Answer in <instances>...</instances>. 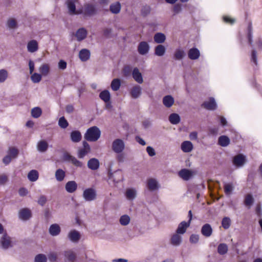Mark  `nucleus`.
<instances>
[{
  "label": "nucleus",
  "mask_w": 262,
  "mask_h": 262,
  "mask_svg": "<svg viewBox=\"0 0 262 262\" xmlns=\"http://www.w3.org/2000/svg\"><path fill=\"white\" fill-rule=\"evenodd\" d=\"M101 130L96 126L89 128L84 135V139L89 142H96L100 137Z\"/></svg>",
  "instance_id": "obj_1"
},
{
  "label": "nucleus",
  "mask_w": 262,
  "mask_h": 262,
  "mask_svg": "<svg viewBox=\"0 0 262 262\" xmlns=\"http://www.w3.org/2000/svg\"><path fill=\"white\" fill-rule=\"evenodd\" d=\"M82 196L85 201H93L96 199V191L92 188L85 189L83 192Z\"/></svg>",
  "instance_id": "obj_2"
},
{
  "label": "nucleus",
  "mask_w": 262,
  "mask_h": 262,
  "mask_svg": "<svg viewBox=\"0 0 262 262\" xmlns=\"http://www.w3.org/2000/svg\"><path fill=\"white\" fill-rule=\"evenodd\" d=\"M77 0H67L66 5L68 9V13L71 15H78L82 13V10H76L75 3Z\"/></svg>",
  "instance_id": "obj_3"
},
{
  "label": "nucleus",
  "mask_w": 262,
  "mask_h": 262,
  "mask_svg": "<svg viewBox=\"0 0 262 262\" xmlns=\"http://www.w3.org/2000/svg\"><path fill=\"white\" fill-rule=\"evenodd\" d=\"M107 181L110 185H115V170L113 168V163H110L106 167Z\"/></svg>",
  "instance_id": "obj_4"
},
{
  "label": "nucleus",
  "mask_w": 262,
  "mask_h": 262,
  "mask_svg": "<svg viewBox=\"0 0 262 262\" xmlns=\"http://www.w3.org/2000/svg\"><path fill=\"white\" fill-rule=\"evenodd\" d=\"M97 10L95 5L91 4H86L84 5L82 13L86 16H92L95 15Z\"/></svg>",
  "instance_id": "obj_5"
},
{
  "label": "nucleus",
  "mask_w": 262,
  "mask_h": 262,
  "mask_svg": "<svg viewBox=\"0 0 262 262\" xmlns=\"http://www.w3.org/2000/svg\"><path fill=\"white\" fill-rule=\"evenodd\" d=\"M137 190L134 187L126 188L124 192L125 198L129 201H133L135 200L137 198Z\"/></svg>",
  "instance_id": "obj_6"
},
{
  "label": "nucleus",
  "mask_w": 262,
  "mask_h": 262,
  "mask_svg": "<svg viewBox=\"0 0 262 262\" xmlns=\"http://www.w3.org/2000/svg\"><path fill=\"white\" fill-rule=\"evenodd\" d=\"M63 160L64 161L70 162L77 167H81L82 163L75 157L72 156L68 152H64L63 155Z\"/></svg>",
  "instance_id": "obj_7"
},
{
  "label": "nucleus",
  "mask_w": 262,
  "mask_h": 262,
  "mask_svg": "<svg viewBox=\"0 0 262 262\" xmlns=\"http://www.w3.org/2000/svg\"><path fill=\"white\" fill-rule=\"evenodd\" d=\"M146 186L148 189L151 191H156L158 190L160 187L157 180L154 178H149L147 179Z\"/></svg>",
  "instance_id": "obj_8"
},
{
  "label": "nucleus",
  "mask_w": 262,
  "mask_h": 262,
  "mask_svg": "<svg viewBox=\"0 0 262 262\" xmlns=\"http://www.w3.org/2000/svg\"><path fill=\"white\" fill-rule=\"evenodd\" d=\"M1 243L2 248L5 250L11 248L13 246L11 238L7 233L4 234L1 237Z\"/></svg>",
  "instance_id": "obj_9"
},
{
  "label": "nucleus",
  "mask_w": 262,
  "mask_h": 262,
  "mask_svg": "<svg viewBox=\"0 0 262 262\" xmlns=\"http://www.w3.org/2000/svg\"><path fill=\"white\" fill-rule=\"evenodd\" d=\"M150 46L145 41H142L139 42L138 46V52L142 55H145L147 54L149 51Z\"/></svg>",
  "instance_id": "obj_10"
},
{
  "label": "nucleus",
  "mask_w": 262,
  "mask_h": 262,
  "mask_svg": "<svg viewBox=\"0 0 262 262\" xmlns=\"http://www.w3.org/2000/svg\"><path fill=\"white\" fill-rule=\"evenodd\" d=\"M18 216L21 220H29L32 216L31 211L27 208L21 209L18 212Z\"/></svg>",
  "instance_id": "obj_11"
},
{
  "label": "nucleus",
  "mask_w": 262,
  "mask_h": 262,
  "mask_svg": "<svg viewBox=\"0 0 262 262\" xmlns=\"http://www.w3.org/2000/svg\"><path fill=\"white\" fill-rule=\"evenodd\" d=\"M194 174V171L187 169H183L179 172V176L185 181L190 180Z\"/></svg>",
  "instance_id": "obj_12"
},
{
  "label": "nucleus",
  "mask_w": 262,
  "mask_h": 262,
  "mask_svg": "<svg viewBox=\"0 0 262 262\" xmlns=\"http://www.w3.org/2000/svg\"><path fill=\"white\" fill-rule=\"evenodd\" d=\"M87 35L88 31L83 27L78 29L75 34L77 40L78 41L84 40L86 37Z\"/></svg>",
  "instance_id": "obj_13"
},
{
  "label": "nucleus",
  "mask_w": 262,
  "mask_h": 262,
  "mask_svg": "<svg viewBox=\"0 0 262 262\" xmlns=\"http://www.w3.org/2000/svg\"><path fill=\"white\" fill-rule=\"evenodd\" d=\"M233 163L237 167H242L246 163L245 157L242 154L237 155L233 158Z\"/></svg>",
  "instance_id": "obj_14"
},
{
  "label": "nucleus",
  "mask_w": 262,
  "mask_h": 262,
  "mask_svg": "<svg viewBox=\"0 0 262 262\" xmlns=\"http://www.w3.org/2000/svg\"><path fill=\"white\" fill-rule=\"evenodd\" d=\"M202 106L207 110L212 111L215 110L217 106L215 99L212 97L210 98L208 101L204 102Z\"/></svg>",
  "instance_id": "obj_15"
},
{
  "label": "nucleus",
  "mask_w": 262,
  "mask_h": 262,
  "mask_svg": "<svg viewBox=\"0 0 262 262\" xmlns=\"http://www.w3.org/2000/svg\"><path fill=\"white\" fill-rule=\"evenodd\" d=\"M68 236L72 242L78 243L80 238V234L78 231L73 230L69 232Z\"/></svg>",
  "instance_id": "obj_16"
},
{
  "label": "nucleus",
  "mask_w": 262,
  "mask_h": 262,
  "mask_svg": "<svg viewBox=\"0 0 262 262\" xmlns=\"http://www.w3.org/2000/svg\"><path fill=\"white\" fill-rule=\"evenodd\" d=\"M182 241V236L180 235V234H178L177 233H176L173 234L170 238V243L172 245L176 247L179 246Z\"/></svg>",
  "instance_id": "obj_17"
},
{
  "label": "nucleus",
  "mask_w": 262,
  "mask_h": 262,
  "mask_svg": "<svg viewBox=\"0 0 262 262\" xmlns=\"http://www.w3.org/2000/svg\"><path fill=\"white\" fill-rule=\"evenodd\" d=\"M213 230L209 224H204L201 228V233L205 237H210L212 234Z\"/></svg>",
  "instance_id": "obj_18"
},
{
  "label": "nucleus",
  "mask_w": 262,
  "mask_h": 262,
  "mask_svg": "<svg viewBox=\"0 0 262 262\" xmlns=\"http://www.w3.org/2000/svg\"><path fill=\"white\" fill-rule=\"evenodd\" d=\"M189 223H187L185 221H182L179 225L176 230V233L180 234H184L187 229L190 226Z\"/></svg>",
  "instance_id": "obj_19"
},
{
  "label": "nucleus",
  "mask_w": 262,
  "mask_h": 262,
  "mask_svg": "<svg viewBox=\"0 0 262 262\" xmlns=\"http://www.w3.org/2000/svg\"><path fill=\"white\" fill-rule=\"evenodd\" d=\"M142 93V89L140 85H136L133 86L130 91V94L132 98L137 99L139 98Z\"/></svg>",
  "instance_id": "obj_20"
},
{
  "label": "nucleus",
  "mask_w": 262,
  "mask_h": 262,
  "mask_svg": "<svg viewBox=\"0 0 262 262\" xmlns=\"http://www.w3.org/2000/svg\"><path fill=\"white\" fill-rule=\"evenodd\" d=\"M162 102L165 107L169 108L173 105L174 99L171 95H168L163 98Z\"/></svg>",
  "instance_id": "obj_21"
},
{
  "label": "nucleus",
  "mask_w": 262,
  "mask_h": 262,
  "mask_svg": "<svg viewBox=\"0 0 262 262\" xmlns=\"http://www.w3.org/2000/svg\"><path fill=\"white\" fill-rule=\"evenodd\" d=\"M61 229L59 225L57 224H52L49 229V233L53 236H57L59 234Z\"/></svg>",
  "instance_id": "obj_22"
},
{
  "label": "nucleus",
  "mask_w": 262,
  "mask_h": 262,
  "mask_svg": "<svg viewBox=\"0 0 262 262\" xmlns=\"http://www.w3.org/2000/svg\"><path fill=\"white\" fill-rule=\"evenodd\" d=\"M132 76L134 80L138 83L141 84L143 82L141 73L137 68H135L132 72Z\"/></svg>",
  "instance_id": "obj_23"
},
{
  "label": "nucleus",
  "mask_w": 262,
  "mask_h": 262,
  "mask_svg": "<svg viewBox=\"0 0 262 262\" xmlns=\"http://www.w3.org/2000/svg\"><path fill=\"white\" fill-rule=\"evenodd\" d=\"M200 56V51L196 48L190 49L188 52V56L191 60H195Z\"/></svg>",
  "instance_id": "obj_24"
},
{
  "label": "nucleus",
  "mask_w": 262,
  "mask_h": 262,
  "mask_svg": "<svg viewBox=\"0 0 262 262\" xmlns=\"http://www.w3.org/2000/svg\"><path fill=\"white\" fill-rule=\"evenodd\" d=\"M77 188V184L74 181L68 182L65 185V189L69 193H73Z\"/></svg>",
  "instance_id": "obj_25"
},
{
  "label": "nucleus",
  "mask_w": 262,
  "mask_h": 262,
  "mask_svg": "<svg viewBox=\"0 0 262 262\" xmlns=\"http://www.w3.org/2000/svg\"><path fill=\"white\" fill-rule=\"evenodd\" d=\"M27 50L29 52L34 53L38 49V45L36 40H31L27 44Z\"/></svg>",
  "instance_id": "obj_26"
},
{
  "label": "nucleus",
  "mask_w": 262,
  "mask_h": 262,
  "mask_svg": "<svg viewBox=\"0 0 262 262\" xmlns=\"http://www.w3.org/2000/svg\"><path fill=\"white\" fill-rule=\"evenodd\" d=\"M100 166L99 161L96 158H92L88 162V167L93 170H97Z\"/></svg>",
  "instance_id": "obj_27"
},
{
  "label": "nucleus",
  "mask_w": 262,
  "mask_h": 262,
  "mask_svg": "<svg viewBox=\"0 0 262 262\" xmlns=\"http://www.w3.org/2000/svg\"><path fill=\"white\" fill-rule=\"evenodd\" d=\"M90 51L86 49H82L79 53V57L82 61H87L90 57Z\"/></svg>",
  "instance_id": "obj_28"
},
{
  "label": "nucleus",
  "mask_w": 262,
  "mask_h": 262,
  "mask_svg": "<svg viewBox=\"0 0 262 262\" xmlns=\"http://www.w3.org/2000/svg\"><path fill=\"white\" fill-rule=\"evenodd\" d=\"M154 40L156 43L161 44L165 42L166 36L163 33L158 32L154 35Z\"/></svg>",
  "instance_id": "obj_29"
},
{
  "label": "nucleus",
  "mask_w": 262,
  "mask_h": 262,
  "mask_svg": "<svg viewBox=\"0 0 262 262\" xmlns=\"http://www.w3.org/2000/svg\"><path fill=\"white\" fill-rule=\"evenodd\" d=\"M65 262H74L76 259V255L72 251H66L64 254Z\"/></svg>",
  "instance_id": "obj_30"
},
{
  "label": "nucleus",
  "mask_w": 262,
  "mask_h": 262,
  "mask_svg": "<svg viewBox=\"0 0 262 262\" xmlns=\"http://www.w3.org/2000/svg\"><path fill=\"white\" fill-rule=\"evenodd\" d=\"M81 134L78 130H74L71 133L70 138L72 142L77 143L81 139Z\"/></svg>",
  "instance_id": "obj_31"
},
{
  "label": "nucleus",
  "mask_w": 262,
  "mask_h": 262,
  "mask_svg": "<svg viewBox=\"0 0 262 262\" xmlns=\"http://www.w3.org/2000/svg\"><path fill=\"white\" fill-rule=\"evenodd\" d=\"M166 52V48L162 45H159L155 48V55L158 56H163Z\"/></svg>",
  "instance_id": "obj_32"
},
{
  "label": "nucleus",
  "mask_w": 262,
  "mask_h": 262,
  "mask_svg": "<svg viewBox=\"0 0 262 262\" xmlns=\"http://www.w3.org/2000/svg\"><path fill=\"white\" fill-rule=\"evenodd\" d=\"M55 176L57 181L61 182L65 178L66 173L63 170L59 168L55 171Z\"/></svg>",
  "instance_id": "obj_33"
},
{
  "label": "nucleus",
  "mask_w": 262,
  "mask_h": 262,
  "mask_svg": "<svg viewBox=\"0 0 262 262\" xmlns=\"http://www.w3.org/2000/svg\"><path fill=\"white\" fill-rule=\"evenodd\" d=\"M99 97L104 102H107L110 100L111 95L108 91L105 90L99 94Z\"/></svg>",
  "instance_id": "obj_34"
},
{
  "label": "nucleus",
  "mask_w": 262,
  "mask_h": 262,
  "mask_svg": "<svg viewBox=\"0 0 262 262\" xmlns=\"http://www.w3.org/2000/svg\"><path fill=\"white\" fill-rule=\"evenodd\" d=\"M39 174L36 170H31L28 174V178L31 182H35L38 179Z\"/></svg>",
  "instance_id": "obj_35"
},
{
  "label": "nucleus",
  "mask_w": 262,
  "mask_h": 262,
  "mask_svg": "<svg viewBox=\"0 0 262 262\" xmlns=\"http://www.w3.org/2000/svg\"><path fill=\"white\" fill-rule=\"evenodd\" d=\"M218 142L220 145L223 147H225L229 145L230 143V139L226 136H221L219 138Z\"/></svg>",
  "instance_id": "obj_36"
},
{
  "label": "nucleus",
  "mask_w": 262,
  "mask_h": 262,
  "mask_svg": "<svg viewBox=\"0 0 262 262\" xmlns=\"http://www.w3.org/2000/svg\"><path fill=\"white\" fill-rule=\"evenodd\" d=\"M180 116L176 113H172L169 116V121L172 124H177L180 122Z\"/></svg>",
  "instance_id": "obj_37"
},
{
  "label": "nucleus",
  "mask_w": 262,
  "mask_h": 262,
  "mask_svg": "<svg viewBox=\"0 0 262 262\" xmlns=\"http://www.w3.org/2000/svg\"><path fill=\"white\" fill-rule=\"evenodd\" d=\"M254 201V198L251 194H248L245 196L244 204L249 208L251 207Z\"/></svg>",
  "instance_id": "obj_38"
},
{
  "label": "nucleus",
  "mask_w": 262,
  "mask_h": 262,
  "mask_svg": "<svg viewBox=\"0 0 262 262\" xmlns=\"http://www.w3.org/2000/svg\"><path fill=\"white\" fill-rule=\"evenodd\" d=\"M39 71L41 73V75L46 76L49 73L50 67L49 64L44 63L39 67Z\"/></svg>",
  "instance_id": "obj_39"
},
{
  "label": "nucleus",
  "mask_w": 262,
  "mask_h": 262,
  "mask_svg": "<svg viewBox=\"0 0 262 262\" xmlns=\"http://www.w3.org/2000/svg\"><path fill=\"white\" fill-rule=\"evenodd\" d=\"M130 221V217L129 215L126 214L122 215L119 219V222L122 226H127L129 224Z\"/></svg>",
  "instance_id": "obj_40"
},
{
  "label": "nucleus",
  "mask_w": 262,
  "mask_h": 262,
  "mask_svg": "<svg viewBox=\"0 0 262 262\" xmlns=\"http://www.w3.org/2000/svg\"><path fill=\"white\" fill-rule=\"evenodd\" d=\"M42 114V110L39 107H35L31 110V115L34 118H39Z\"/></svg>",
  "instance_id": "obj_41"
},
{
  "label": "nucleus",
  "mask_w": 262,
  "mask_h": 262,
  "mask_svg": "<svg viewBox=\"0 0 262 262\" xmlns=\"http://www.w3.org/2000/svg\"><path fill=\"white\" fill-rule=\"evenodd\" d=\"M228 251V246L226 244H220L217 247V252L221 255L226 254Z\"/></svg>",
  "instance_id": "obj_42"
},
{
  "label": "nucleus",
  "mask_w": 262,
  "mask_h": 262,
  "mask_svg": "<svg viewBox=\"0 0 262 262\" xmlns=\"http://www.w3.org/2000/svg\"><path fill=\"white\" fill-rule=\"evenodd\" d=\"M8 77V72L5 69L0 70V83L4 82Z\"/></svg>",
  "instance_id": "obj_43"
},
{
  "label": "nucleus",
  "mask_w": 262,
  "mask_h": 262,
  "mask_svg": "<svg viewBox=\"0 0 262 262\" xmlns=\"http://www.w3.org/2000/svg\"><path fill=\"white\" fill-rule=\"evenodd\" d=\"M234 189L232 183H226L224 185V191L226 195H230Z\"/></svg>",
  "instance_id": "obj_44"
},
{
  "label": "nucleus",
  "mask_w": 262,
  "mask_h": 262,
  "mask_svg": "<svg viewBox=\"0 0 262 262\" xmlns=\"http://www.w3.org/2000/svg\"><path fill=\"white\" fill-rule=\"evenodd\" d=\"M41 76L42 75L40 74L34 73L32 74L31 79L33 83H37L41 81L42 78Z\"/></svg>",
  "instance_id": "obj_45"
},
{
  "label": "nucleus",
  "mask_w": 262,
  "mask_h": 262,
  "mask_svg": "<svg viewBox=\"0 0 262 262\" xmlns=\"http://www.w3.org/2000/svg\"><path fill=\"white\" fill-rule=\"evenodd\" d=\"M151 11V7L148 5L143 6L141 9V13L143 16L145 17L149 15Z\"/></svg>",
  "instance_id": "obj_46"
},
{
  "label": "nucleus",
  "mask_w": 262,
  "mask_h": 262,
  "mask_svg": "<svg viewBox=\"0 0 262 262\" xmlns=\"http://www.w3.org/2000/svg\"><path fill=\"white\" fill-rule=\"evenodd\" d=\"M222 225L225 229H228L231 225V220L228 217H224L222 221Z\"/></svg>",
  "instance_id": "obj_47"
},
{
  "label": "nucleus",
  "mask_w": 262,
  "mask_h": 262,
  "mask_svg": "<svg viewBox=\"0 0 262 262\" xmlns=\"http://www.w3.org/2000/svg\"><path fill=\"white\" fill-rule=\"evenodd\" d=\"M58 125L61 128H67L69 125V123L67 121V120L64 117H61L59 118L58 121Z\"/></svg>",
  "instance_id": "obj_48"
},
{
  "label": "nucleus",
  "mask_w": 262,
  "mask_h": 262,
  "mask_svg": "<svg viewBox=\"0 0 262 262\" xmlns=\"http://www.w3.org/2000/svg\"><path fill=\"white\" fill-rule=\"evenodd\" d=\"M184 56H185L184 51L183 50H181L180 49L176 50V51L174 54V58L177 60L182 59L184 57Z\"/></svg>",
  "instance_id": "obj_49"
},
{
  "label": "nucleus",
  "mask_w": 262,
  "mask_h": 262,
  "mask_svg": "<svg viewBox=\"0 0 262 262\" xmlns=\"http://www.w3.org/2000/svg\"><path fill=\"white\" fill-rule=\"evenodd\" d=\"M47 260L46 256L43 254H37L34 259V262H47Z\"/></svg>",
  "instance_id": "obj_50"
},
{
  "label": "nucleus",
  "mask_w": 262,
  "mask_h": 262,
  "mask_svg": "<svg viewBox=\"0 0 262 262\" xmlns=\"http://www.w3.org/2000/svg\"><path fill=\"white\" fill-rule=\"evenodd\" d=\"M18 154V150L17 148H9L8 155H9L12 159L17 157Z\"/></svg>",
  "instance_id": "obj_51"
},
{
  "label": "nucleus",
  "mask_w": 262,
  "mask_h": 262,
  "mask_svg": "<svg viewBox=\"0 0 262 262\" xmlns=\"http://www.w3.org/2000/svg\"><path fill=\"white\" fill-rule=\"evenodd\" d=\"M199 235L196 234H192L190 236L189 241L191 244H196L199 242Z\"/></svg>",
  "instance_id": "obj_52"
},
{
  "label": "nucleus",
  "mask_w": 262,
  "mask_h": 262,
  "mask_svg": "<svg viewBox=\"0 0 262 262\" xmlns=\"http://www.w3.org/2000/svg\"><path fill=\"white\" fill-rule=\"evenodd\" d=\"M90 148H81L78 152V156L79 158H83L89 152Z\"/></svg>",
  "instance_id": "obj_53"
},
{
  "label": "nucleus",
  "mask_w": 262,
  "mask_h": 262,
  "mask_svg": "<svg viewBox=\"0 0 262 262\" xmlns=\"http://www.w3.org/2000/svg\"><path fill=\"white\" fill-rule=\"evenodd\" d=\"M251 60L255 65L257 64V52L255 49L252 50Z\"/></svg>",
  "instance_id": "obj_54"
},
{
  "label": "nucleus",
  "mask_w": 262,
  "mask_h": 262,
  "mask_svg": "<svg viewBox=\"0 0 262 262\" xmlns=\"http://www.w3.org/2000/svg\"><path fill=\"white\" fill-rule=\"evenodd\" d=\"M113 29L111 28H105L103 30V35L106 38H111L112 36Z\"/></svg>",
  "instance_id": "obj_55"
},
{
  "label": "nucleus",
  "mask_w": 262,
  "mask_h": 262,
  "mask_svg": "<svg viewBox=\"0 0 262 262\" xmlns=\"http://www.w3.org/2000/svg\"><path fill=\"white\" fill-rule=\"evenodd\" d=\"M123 148H116V153H118L117 159L119 162H122L124 160V156L120 152L122 151Z\"/></svg>",
  "instance_id": "obj_56"
},
{
  "label": "nucleus",
  "mask_w": 262,
  "mask_h": 262,
  "mask_svg": "<svg viewBox=\"0 0 262 262\" xmlns=\"http://www.w3.org/2000/svg\"><path fill=\"white\" fill-rule=\"evenodd\" d=\"M8 27L10 29H14L16 27L17 24L15 19H10L7 22Z\"/></svg>",
  "instance_id": "obj_57"
},
{
  "label": "nucleus",
  "mask_w": 262,
  "mask_h": 262,
  "mask_svg": "<svg viewBox=\"0 0 262 262\" xmlns=\"http://www.w3.org/2000/svg\"><path fill=\"white\" fill-rule=\"evenodd\" d=\"M67 62L63 60H60L58 64V68L62 70H65L67 68Z\"/></svg>",
  "instance_id": "obj_58"
},
{
  "label": "nucleus",
  "mask_w": 262,
  "mask_h": 262,
  "mask_svg": "<svg viewBox=\"0 0 262 262\" xmlns=\"http://www.w3.org/2000/svg\"><path fill=\"white\" fill-rule=\"evenodd\" d=\"M46 202L47 199L45 195L40 196L38 200V203L42 206L46 204Z\"/></svg>",
  "instance_id": "obj_59"
},
{
  "label": "nucleus",
  "mask_w": 262,
  "mask_h": 262,
  "mask_svg": "<svg viewBox=\"0 0 262 262\" xmlns=\"http://www.w3.org/2000/svg\"><path fill=\"white\" fill-rule=\"evenodd\" d=\"M181 147H193V145L190 141H185L182 143Z\"/></svg>",
  "instance_id": "obj_60"
},
{
  "label": "nucleus",
  "mask_w": 262,
  "mask_h": 262,
  "mask_svg": "<svg viewBox=\"0 0 262 262\" xmlns=\"http://www.w3.org/2000/svg\"><path fill=\"white\" fill-rule=\"evenodd\" d=\"M224 21L226 23H229L230 24H233L235 23V19L231 18L228 16H224L223 17Z\"/></svg>",
  "instance_id": "obj_61"
},
{
  "label": "nucleus",
  "mask_w": 262,
  "mask_h": 262,
  "mask_svg": "<svg viewBox=\"0 0 262 262\" xmlns=\"http://www.w3.org/2000/svg\"><path fill=\"white\" fill-rule=\"evenodd\" d=\"M12 159L9 155H7L3 158V162L5 165H8L10 163Z\"/></svg>",
  "instance_id": "obj_62"
},
{
  "label": "nucleus",
  "mask_w": 262,
  "mask_h": 262,
  "mask_svg": "<svg viewBox=\"0 0 262 262\" xmlns=\"http://www.w3.org/2000/svg\"><path fill=\"white\" fill-rule=\"evenodd\" d=\"M123 141L121 139H116V147H124Z\"/></svg>",
  "instance_id": "obj_63"
},
{
  "label": "nucleus",
  "mask_w": 262,
  "mask_h": 262,
  "mask_svg": "<svg viewBox=\"0 0 262 262\" xmlns=\"http://www.w3.org/2000/svg\"><path fill=\"white\" fill-rule=\"evenodd\" d=\"M255 212L256 214L258 216H262V209H261V206L260 205H257L255 209Z\"/></svg>",
  "instance_id": "obj_64"
}]
</instances>
